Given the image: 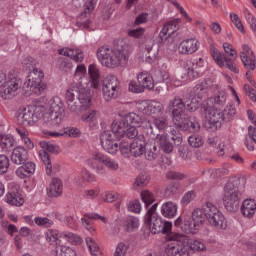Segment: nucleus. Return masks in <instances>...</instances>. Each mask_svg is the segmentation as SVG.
<instances>
[{"label": "nucleus", "instance_id": "obj_55", "mask_svg": "<svg viewBox=\"0 0 256 256\" xmlns=\"http://www.w3.org/2000/svg\"><path fill=\"white\" fill-rule=\"evenodd\" d=\"M141 199L146 207L153 205L155 203V196L149 190H144L141 192Z\"/></svg>", "mask_w": 256, "mask_h": 256}, {"label": "nucleus", "instance_id": "obj_14", "mask_svg": "<svg viewBox=\"0 0 256 256\" xmlns=\"http://www.w3.org/2000/svg\"><path fill=\"white\" fill-rule=\"evenodd\" d=\"M23 85V80L16 75H9L8 80H6L3 85L4 89L2 91V97L5 99H13L17 95V90L21 89Z\"/></svg>", "mask_w": 256, "mask_h": 256}, {"label": "nucleus", "instance_id": "obj_50", "mask_svg": "<svg viewBox=\"0 0 256 256\" xmlns=\"http://www.w3.org/2000/svg\"><path fill=\"white\" fill-rule=\"evenodd\" d=\"M56 256H77V252L69 246H56Z\"/></svg>", "mask_w": 256, "mask_h": 256}, {"label": "nucleus", "instance_id": "obj_51", "mask_svg": "<svg viewBox=\"0 0 256 256\" xmlns=\"http://www.w3.org/2000/svg\"><path fill=\"white\" fill-rule=\"evenodd\" d=\"M34 223L38 227H43L44 229H49L50 227H53L54 223L53 220L47 218V217H35Z\"/></svg>", "mask_w": 256, "mask_h": 256}, {"label": "nucleus", "instance_id": "obj_27", "mask_svg": "<svg viewBox=\"0 0 256 256\" xmlns=\"http://www.w3.org/2000/svg\"><path fill=\"white\" fill-rule=\"evenodd\" d=\"M241 213L244 217L252 219L256 213V201L253 199H246L242 203Z\"/></svg>", "mask_w": 256, "mask_h": 256}, {"label": "nucleus", "instance_id": "obj_53", "mask_svg": "<svg viewBox=\"0 0 256 256\" xmlns=\"http://www.w3.org/2000/svg\"><path fill=\"white\" fill-rule=\"evenodd\" d=\"M99 117H101L99 111L90 110L88 113L84 114L81 119L84 123H91L93 121H97Z\"/></svg>", "mask_w": 256, "mask_h": 256}, {"label": "nucleus", "instance_id": "obj_48", "mask_svg": "<svg viewBox=\"0 0 256 256\" xmlns=\"http://www.w3.org/2000/svg\"><path fill=\"white\" fill-rule=\"evenodd\" d=\"M237 114V109L232 105H227L226 108L222 112V119L224 123H229V121H233V118Z\"/></svg>", "mask_w": 256, "mask_h": 256}, {"label": "nucleus", "instance_id": "obj_44", "mask_svg": "<svg viewBox=\"0 0 256 256\" xmlns=\"http://www.w3.org/2000/svg\"><path fill=\"white\" fill-rule=\"evenodd\" d=\"M145 51H146L145 57H146L147 63H153V61L157 59V52L153 50V41L151 40L146 41Z\"/></svg>", "mask_w": 256, "mask_h": 256}, {"label": "nucleus", "instance_id": "obj_25", "mask_svg": "<svg viewBox=\"0 0 256 256\" xmlns=\"http://www.w3.org/2000/svg\"><path fill=\"white\" fill-rule=\"evenodd\" d=\"M58 53L64 57H70L75 63H81V61L85 59V55L80 49L73 50L62 48L58 50Z\"/></svg>", "mask_w": 256, "mask_h": 256}, {"label": "nucleus", "instance_id": "obj_12", "mask_svg": "<svg viewBox=\"0 0 256 256\" xmlns=\"http://www.w3.org/2000/svg\"><path fill=\"white\" fill-rule=\"evenodd\" d=\"M69 90L74 94V97H76L84 109L91 107L92 96L90 89L81 87V83H79L72 84Z\"/></svg>", "mask_w": 256, "mask_h": 256}, {"label": "nucleus", "instance_id": "obj_60", "mask_svg": "<svg viewBox=\"0 0 256 256\" xmlns=\"http://www.w3.org/2000/svg\"><path fill=\"white\" fill-rule=\"evenodd\" d=\"M244 13H245V18H246L248 24L250 25L253 33L256 34V18H255V16H253L251 14V12H249L248 9H245Z\"/></svg>", "mask_w": 256, "mask_h": 256}, {"label": "nucleus", "instance_id": "obj_42", "mask_svg": "<svg viewBox=\"0 0 256 256\" xmlns=\"http://www.w3.org/2000/svg\"><path fill=\"white\" fill-rule=\"evenodd\" d=\"M172 116V121L175 127L180 129V131H183L187 121H189V117L185 116V113L172 114Z\"/></svg>", "mask_w": 256, "mask_h": 256}, {"label": "nucleus", "instance_id": "obj_9", "mask_svg": "<svg viewBox=\"0 0 256 256\" xmlns=\"http://www.w3.org/2000/svg\"><path fill=\"white\" fill-rule=\"evenodd\" d=\"M39 146L41 149H44V151L40 153V157L45 165L46 173L47 175H51L53 173V165L51 164V156L49 153L59 155V153H61V148L58 145L51 144L47 141H40Z\"/></svg>", "mask_w": 256, "mask_h": 256}, {"label": "nucleus", "instance_id": "obj_52", "mask_svg": "<svg viewBox=\"0 0 256 256\" xmlns=\"http://www.w3.org/2000/svg\"><path fill=\"white\" fill-rule=\"evenodd\" d=\"M186 111H190L191 113L197 111L199 109L201 102L199 98H192L184 103Z\"/></svg>", "mask_w": 256, "mask_h": 256}, {"label": "nucleus", "instance_id": "obj_58", "mask_svg": "<svg viewBox=\"0 0 256 256\" xmlns=\"http://www.w3.org/2000/svg\"><path fill=\"white\" fill-rule=\"evenodd\" d=\"M188 143L190 147H194V149H199V147H202L203 145V137L192 135L188 138Z\"/></svg>", "mask_w": 256, "mask_h": 256}, {"label": "nucleus", "instance_id": "obj_8", "mask_svg": "<svg viewBox=\"0 0 256 256\" xmlns=\"http://www.w3.org/2000/svg\"><path fill=\"white\" fill-rule=\"evenodd\" d=\"M206 213L207 214V221L212 227L216 229H226L227 228V221L225 220V216L217 206L213 205L211 202L206 203Z\"/></svg>", "mask_w": 256, "mask_h": 256}, {"label": "nucleus", "instance_id": "obj_46", "mask_svg": "<svg viewBox=\"0 0 256 256\" xmlns=\"http://www.w3.org/2000/svg\"><path fill=\"white\" fill-rule=\"evenodd\" d=\"M103 87L121 89V82L115 75H108L104 78Z\"/></svg>", "mask_w": 256, "mask_h": 256}, {"label": "nucleus", "instance_id": "obj_43", "mask_svg": "<svg viewBox=\"0 0 256 256\" xmlns=\"http://www.w3.org/2000/svg\"><path fill=\"white\" fill-rule=\"evenodd\" d=\"M122 122L124 123V125L122 126V129L124 131L123 137L126 136L128 139H135V137L139 135V131L137 130V128L135 126L129 127V124H127L125 120H120L118 123Z\"/></svg>", "mask_w": 256, "mask_h": 256}, {"label": "nucleus", "instance_id": "obj_2", "mask_svg": "<svg viewBox=\"0 0 256 256\" xmlns=\"http://www.w3.org/2000/svg\"><path fill=\"white\" fill-rule=\"evenodd\" d=\"M125 122H113L111 130H105L100 134V143L102 148L110 155H115L119 151L117 141L123 139V126Z\"/></svg>", "mask_w": 256, "mask_h": 256}, {"label": "nucleus", "instance_id": "obj_35", "mask_svg": "<svg viewBox=\"0 0 256 256\" xmlns=\"http://www.w3.org/2000/svg\"><path fill=\"white\" fill-rule=\"evenodd\" d=\"M207 214V205L204 206V208L195 209L192 212V221L201 227V225L207 221Z\"/></svg>", "mask_w": 256, "mask_h": 256}, {"label": "nucleus", "instance_id": "obj_13", "mask_svg": "<svg viewBox=\"0 0 256 256\" xmlns=\"http://www.w3.org/2000/svg\"><path fill=\"white\" fill-rule=\"evenodd\" d=\"M37 121H39V115L35 113V106H27L18 113V125H23L24 127H33Z\"/></svg>", "mask_w": 256, "mask_h": 256}, {"label": "nucleus", "instance_id": "obj_47", "mask_svg": "<svg viewBox=\"0 0 256 256\" xmlns=\"http://www.w3.org/2000/svg\"><path fill=\"white\" fill-rule=\"evenodd\" d=\"M122 120H124L127 123V125L131 123L132 125H136V127H141V123H143V119L141 118V116L133 112L126 114L124 119Z\"/></svg>", "mask_w": 256, "mask_h": 256}, {"label": "nucleus", "instance_id": "obj_31", "mask_svg": "<svg viewBox=\"0 0 256 256\" xmlns=\"http://www.w3.org/2000/svg\"><path fill=\"white\" fill-rule=\"evenodd\" d=\"M6 201L9 205L14 207H21L23 203H25V199H23V195H21L18 191H10L6 195Z\"/></svg>", "mask_w": 256, "mask_h": 256}, {"label": "nucleus", "instance_id": "obj_32", "mask_svg": "<svg viewBox=\"0 0 256 256\" xmlns=\"http://www.w3.org/2000/svg\"><path fill=\"white\" fill-rule=\"evenodd\" d=\"M45 135H49V137H64V135H68L69 137H78L81 135V130L79 128H66L62 132H51L49 130L44 131Z\"/></svg>", "mask_w": 256, "mask_h": 256}, {"label": "nucleus", "instance_id": "obj_19", "mask_svg": "<svg viewBox=\"0 0 256 256\" xmlns=\"http://www.w3.org/2000/svg\"><path fill=\"white\" fill-rule=\"evenodd\" d=\"M93 160L102 163L109 171H117L119 169V162L111 157L105 156L102 153L93 154Z\"/></svg>", "mask_w": 256, "mask_h": 256}, {"label": "nucleus", "instance_id": "obj_40", "mask_svg": "<svg viewBox=\"0 0 256 256\" xmlns=\"http://www.w3.org/2000/svg\"><path fill=\"white\" fill-rule=\"evenodd\" d=\"M85 241L92 256H103V252L95 239L92 237H86Z\"/></svg>", "mask_w": 256, "mask_h": 256}, {"label": "nucleus", "instance_id": "obj_36", "mask_svg": "<svg viewBox=\"0 0 256 256\" xmlns=\"http://www.w3.org/2000/svg\"><path fill=\"white\" fill-rule=\"evenodd\" d=\"M182 131L185 133H199V131H201V124L196 117L190 116L188 117L187 123Z\"/></svg>", "mask_w": 256, "mask_h": 256}, {"label": "nucleus", "instance_id": "obj_26", "mask_svg": "<svg viewBox=\"0 0 256 256\" xmlns=\"http://www.w3.org/2000/svg\"><path fill=\"white\" fill-rule=\"evenodd\" d=\"M88 73L90 75L91 87L93 89H99V85H101V72H99L97 65L90 64L88 67Z\"/></svg>", "mask_w": 256, "mask_h": 256}, {"label": "nucleus", "instance_id": "obj_11", "mask_svg": "<svg viewBox=\"0 0 256 256\" xmlns=\"http://www.w3.org/2000/svg\"><path fill=\"white\" fill-rule=\"evenodd\" d=\"M210 53L218 67H226V69H229L232 73H239V68H237L235 62H233L231 58L225 56V54L221 53L215 46H210Z\"/></svg>", "mask_w": 256, "mask_h": 256}, {"label": "nucleus", "instance_id": "obj_21", "mask_svg": "<svg viewBox=\"0 0 256 256\" xmlns=\"http://www.w3.org/2000/svg\"><path fill=\"white\" fill-rule=\"evenodd\" d=\"M197 49H199V41L195 38H190L181 42L179 52L182 55H193Z\"/></svg>", "mask_w": 256, "mask_h": 256}, {"label": "nucleus", "instance_id": "obj_37", "mask_svg": "<svg viewBox=\"0 0 256 256\" xmlns=\"http://www.w3.org/2000/svg\"><path fill=\"white\" fill-rule=\"evenodd\" d=\"M199 224L194 222L192 218H185L183 220L182 231L188 235H195L199 231Z\"/></svg>", "mask_w": 256, "mask_h": 256}, {"label": "nucleus", "instance_id": "obj_5", "mask_svg": "<svg viewBox=\"0 0 256 256\" xmlns=\"http://www.w3.org/2000/svg\"><path fill=\"white\" fill-rule=\"evenodd\" d=\"M168 239L172 241L167 244L165 249L168 256H190L189 247L181 241L183 235L179 233L170 234Z\"/></svg>", "mask_w": 256, "mask_h": 256}, {"label": "nucleus", "instance_id": "obj_20", "mask_svg": "<svg viewBox=\"0 0 256 256\" xmlns=\"http://www.w3.org/2000/svg\"><path fill=\"white\" fill-rule=\"evenodd\" d=\"M29 160V152L23 146H17L12 151L11 161L14 165H23Z\"/></svg>", "mask_w": 256, "mask_h": 256}, {"label": "nucleus", "instance_id": "obj_1", "mask_svg": "<svg viewBox=\"0 0 256 256\" xmlns=\"http://www.w3.org/2000/svg\"><path fill=\"white\" fill-rule=\"evenodd\" d=\"M97 58L103 67L115 69L121 65H127L129 60V46L121 41L114 48L107 45L101 46L97 50Z\"/></svg>", "mask_w": 256, "mask_h": 256}, {"label": "nucleus", "instance_id": "obj_3", "mask_svg": "<svg viewBox=\"0 0 256 256\" xmlns=\"http://www.w3.org/2000/svg\"><path fill=\"white\" fill-rule=\"evenodd\" d=\"M239 201H241V192L237 187V179L231 178L224 186V207L229 213H235L239 209Z\"/></svg>", "mask_w": 256, "mask_h": 256}, {"label": "nucleus", "instance_id": "obj_15", "mask_svg": "<svg viewBox=\"0 0 256 256\" xmlns=\"http://www.w3.org/2000/svg\"><path fill=\"white\" fill-rule=\"evenodd\" d=\"M240 59L247 69L246 77H249V71H255L256 69V56L255 52L251 50V47L247 44L242 45V51L240 52Z\"/></svg>", "mask_w": 256, "mask_h": 256}, {"label": "nucleus", "instance_id": "obj_41", "mask_svg": "<svg viewBox=\"0 0 256 256\" xmlns=\"http://www.w3.org/2000/svg\"><path fill=\"white\" fill-rule=\"evenodd\" d=\"M102 91L105 101H113V99L119 97L121 88H108L107 86H102Z\"/></svg>", "mask_w": 256, "mask_h": 256}, {"label": "nucleus", "instance_id": "obj_59", "mask_svg": "<svg viewBox=\"0 0 256 256\" xmlns=\"http://www.w3.org/2000/svg\"><path fill=\"white\" fill-rule=\"evenodd\" d=\"M230 19L235 27L238 29V31H241V33H245V27L243 26V23H241V18H239V15H237L236 13H230Z\"/></svg>", "mask_w": 256, "mask_h": 256}, {"label": "nucleus", "instance_id": "obj_17", "mask_svg": "<svg viewBox=\"0 0 256 256\" xmlns=\"http://www.w3.org/2000/svg\"><path fill=\"white\" fill-rule=\"evenodd\" d=\"M206 119L214 129H221L223 125V112L219 109L209 108L206 110Z\"/></svg>", "mask_w": 256, "mask_h": 256}, {"label": "nucleus", "instance_id": "obj_49", "mask_svg": "<svg viewBox=\"0 0 256 256\" xmlns=\"http://www.w3.org/2000/svg\"><path fill=\"white\" fill-rule=\"evenodd\" d=\"M180 185L178 183L172 182L170 183L165 191H164V196L167 199H171L172 197H175V195H177V193H179V189H180Z\"/></svg>", "mask_w": 256, "mask_h": 256}, {"label": "nucleus", "instance_id": "obj_33", "mask_svg": "<svg viewBox=\"0 0 256 256\" xmlns=\"http://www.w3.org/2000/svg\"><path fill=\"white\" fill-rule=\"evenodd\" d=\"M161 214L166 219H173L177 215V204L174 202H165L161 207Z\"/></svg>", "mask_w": 256, "mask_h": 256}, {"label": "nucleus", "instance_id": "obj_10", "mask_svg": "<svg viewBox=\"0 0 256 256\" xmlns=\"http://www.w3.org/2000/svg\"><path fill=\"white\" fill-rule=\"evenodd\" d=\"M181 25V19H174L166 22L159 33L161 41H171V43H179V37H175V32Z\"/></svg>", "mask_w": 256, "mask_h": 256}, {"label": "nucleus", "instance_id": "obj_28", "mask_svg": "<svg viewBox=\"0 0 256 256\" xmlns=\"http://www.w3.org/2000/svg\"><path fill=\"white\" fill-rule=\"evenodd\" d=\"M168 111L172 112V115L177 113H185V102L179 96H175L172 100L169 101Z\"/></svg>", "mask_w": 256, "mask_h": 256}, {"label": "nucleus", "instance_id": "obj_39", "mask_svg": "<svg viewBox=\"0 0 256 256\" xmlns=\"http://www.w3.org/2000/svg\"><path fill=\"white\" fill-rule=\"evenodd\" d=\"M186 65L188 67L186 77L190 80L197 78V76L199 75V73L195 71L197 67H199V62L197 61V59L188 60L186 62Z\"/></svg>", "mask_w": 256, "mask_h": 256}, {"label": "nucleus", "instance_id": "obj_24", "mask_svg": "<svg viewBox=\"0 0 256 256\" xmlns=\"http://www.w3.org/2000/svg\"><path fill=\"white\" fill-rule=\"evenodd\" d=\"M48 197H61L63 195V182L59 178H53L48 191Z\"/></svg>", "mask_w": 256, "mask_h": 256}, {"label": "nucleus", "instance_id": "obj_45", "mask_svg": "<svg viewBox=\"0 0 256 256\" xmlns=\"http://www.w3.org/2000/svg\"><path fill=\"white\" fill-rule=\"evenodd\" d=\"M159 139V145L160 149L163 151V153H172L173 152V143L167 139V136L165 135H157Z\"/></svg>", "mask_w": 256, "mask_h": 256}, {"label": "nucleus", "instance_id": "obj_62", "mask_svg": "<svg viewBox=\"0 0 256 256\" xmlns=\"http://www.w3.org/2000/svg\"><path fill=\"white\" fill-rule=\"evenodd\" d=\"M223 49L226 53V55H228L229 57H232L235 60H237V51L235 50V48H233V45H231L230 43L225 42L223 44Z\"/></svg>", "mask_w": 256, "mask_h": 256}, {"label": "nucleus", "instance_id": "obj_29", "mask_svg": "<svg viewBox=\"0 0 256 256\" xmlns=\"http://www.w3.org/2000/svg\"><path fill=\"white\" fill-rule=\"evenodd\" d=\"M137 81L142 85V88L148 89V91H151V89L155 88V82L153 81V76L149 74L148 72H140L137 76Z\"/></svg>", "mask_w": 256, "mask_h": 256}, {"label": "nucleus", "instance_id": "obj_22", "mask_svg": "<svg viewBox=\"0 0 256 256\" xmlns=\"http://www.w3.org/2000/svg\"><path fill=\"white\" fill-rule=\"evenodd\" d=\"M66 103L68 109L71 111V113L79 114L81 111H83L85 108L81 105V102L75 97V94H72L71 90L68 88L66 91Z\"/></svg>", "mask_w": 256, "mask_h": 256}, {"label": "nucleus", "instance_id": "obj_61", "mask_svg": "<svg viewBox=\"0 0 256 256\" xmlns=\"http://www.w3.org/2000/svg\"><path fill=\"white\" fill-rule=\"evenodd\" d=\"M127 251H129V245L123 242L118 243L114 256H127Z\"/></svg>", "mask_w": 256, "mask_h": 256}, {"label": "nucleus", "instance_id": "obj_34", "mask_svg": "<svg viewBox=\"0 0 256 256\" xmlns=\"http://www.w3.org/2000/svg\"><path fill=\"white\" fill-rule=\"evenodd\" d=\"M122 227L127 233H133V231L139 229V219L133 216H127L122 220Z\"/></svg>", "mask_w": 256, "mask_h": 256}, {"label": "nucleus", "instance_id": "obj_38", "mask_svg": "<svg viewBox=\"0 0 256 256\" xmlns=\"http://www.w3.org/2000/svg\"><path fill=\"white\" fill-rule=\"evenodd\" d=\"M144 155L147 161H155L159 157V148H157L155 143H147L144 149Z\"/></svg>", "mask_w": 256, "mask_h": 256}, {"label": "nucleus", "instance_id": "obj_56", "mask_svg": "<svg viewBox=\"0 0 256 256\" xmlns=\"http://www.w3.org/2000/svg\"><path fill=\"white\" fill-rule=\"evenodd\" d=\"M169 138L177 147H179V145L183 143V135H181V132H179V130L177 129H173L170 131Z\"/></svg>", "mask_w": 256, "mask_h": 256}, {"label": "nucleus", "instance_id": "obj_6", "mask_svg": "<svg viewBox=\"0 0 256 256\" xmlns=\"http://www.w3.org/2000/svg\"><path fill=\"white\" fill-rule=\"evenodd\" d=\"M43 77H45V75L39 68H34L33 71L30 72L28 81L26 82V87L30 93L33 95H41V93L47 89V84L41 82Z\"/></svg>", "mask_w": 256, "mask_h": 256}, {"label": "nucleus", "instance_id": "obj_23", "mask_svg": "<svg viewBox=\"0 0 256 256\" xmlns=\"http://www.w3.org/2000/svg\"><path fill=\"white\" fill-rule=\"evenodd\" d=\"M35 169H37V165L34 162H25L17 168L16 175L19 179H27V177H31V175H35Z\"/></svg>", "mask_w": 256, "mask_h": 256}, {"label": "nucleus", "instance_id": "obj_30", "mask_svg": "<svg viewBox=\"0 0 256 256\" xmlns=\"http://www.w3.org/2000/svg\"><path fill=\"white\" fill-rule=\"evenodd\" d=\"M0 147L4 153L13 151L15 147V138L10 134H0Z\"/></svg>", "mask_w": 256, "mask_h": 256}, {"label": "nucleus", "instance_id": "obj_63", "mask_svg": "<svg viewBox=\"0 0 256 256\" xmlns=\"http://www.w3.org/2000/svg\"><path fill=\"white\" fill-rule=\"evenodd\" d=\"M195 197H197V194L195 193V191L191 190L186 192L182 199H181V204L182 205H189V203H191V201H193L195 199Z\"/></svg>", "mask_w": 256, "mask_h": 256}, {"label": "nucleus", "instance_id": "obj_16", "mask_svg": "<svg viewBox=\"0 0 256 256\" xmlns=\"http://www.w3.org/2000/svg\"><path fill=\"white\" fill-rule=\"evenodd\" d=\"M163 104L159 101L152 100L150 103L142 102L138 104V111L143 115H159L163 113Z\"/></svg>", "mask_w": 256, "mask_h": 256}, {"label": "nucleus", "instance_id": "obj_54", "mask_svg": "<svg viewBox=\"0 0 256 256\" xmlns=\"http://www.w3.org/2000/svg\"><path fill=\"white\" fill-rule=\"evenodd\" d=\"M153 123L159 131H163V129L169 127V118L165 116L154 118Z\"/></svg>", "mask_w": 256, "mask_h": 256}, {"label": "nucleus", "instance_id": "obj_64", "mask_svg": "<svg viewBox=\"0 0 256 256\" xmlns=\"http://www.w3.org/2000/svg\"><path fill=\"white\" fill-rule=\"evenodd\" d=\"M149 184V175L147 174H140L136 177L135 185L137 187H145V185Z\"/></svg>", "mask_w": 256, "mask_h": 256}, {"label": "nucleus", "instance_id": "obj_7", "mask_svg": "<svg viewBox=\"0 0 256 256\" xmlns=\"http://www.w3.org/2000/svg\"><path fill=\"white\" fill-rule=\"evenodd\" d=\"M145 224L149 226L151 233L157 235V233H163L164 235H171V229L173 227V223L169 221L163 222V218L159 216H145Z\"/></svg>", "mask_w": 256, "mask_h": 256}, {"label": "nucleus", "instance_id": "obj_4", "mask_svg": "<svg viewBox=\"0 0 256 256\" xmlns=\"http://www.w3.org/2000/svg\"><path fill=\"white\" fill-rule=\"evenodd\" d=\"M49 109L43 115L44 123L48 127L57 128L61 125L63 119H65V108L61 99H51L49 102Z\"/></svg>", "mask_w": 256, "mask_h": 256}, {"label": "nucleus", "instance_id": "obj_18", "mask_svg": "<svg viewBox=\"0 0 256 256\" xmlns=\"http://www.w3.org/2000/svg\"><path fill=\"white\" fill-rule=\"evenodd\" d=\"M146 146L145 136L140 135L130 143V154L132 157H141L145 153Z\"/></svg>", "mask_w": 256, "mask_h": 256}, {"label": "nucleus", "instance_id": "obj_57", "mask_svg": "<svg viewBox=\"0 0 256 256\" xmlns=\"http://www.w3.org/2000/svg\"><path fill=\"white\" fill-rule=\"evenodd\" d=\"M9 157L4 154L0 155V175H5L9 171Z\"/></svg>", "mask_w": 256, "mask_h": 256}]
</instances>
